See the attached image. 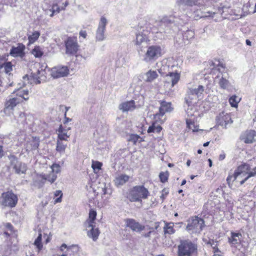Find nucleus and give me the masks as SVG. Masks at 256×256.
Wrapping results in <instances>:
<instances>
[{
  "label": "nucleus",
  "instance_id": "obj_1",
  "mask_svg": "<svg viewBox=\"0 0 256 256\" xmlns=\"http://www.w3.org/2000/svg\"><path fill=\"white\" fill-rule=\"evenodd\" d=\"M250 168V165L246 163H244L240 165L234 170L232 175H229L226 181L228 184L231 182H239L240 185L243 184L247 180L244 178L248 175V170Z\"/></svg>",
  "mask_w": 256,
  "mask_h": 256
},
{
  "label": "nucleus",
  "instance_id": "obj_2",
  "mask_svg": "<svg viewBox=\"0 0 256 256\" xmlns=\"http://www.w3.org/2000/svg\"><path fill=\"white\" fill-rule=\"evenodd\" d=\"M96 216V212L94 210H90L89 212L88 218L85 222L84 226L86 228H90L88 232V236L92 238L94 241L96 240L100 234L98 228H96L95 220Z\"/></svg>",
  "mask_w": 256,
  "mask_h": 256
},
{
  "label": "nucleus",
  "instance_id": "obj_3",
  "mask_svg": "<svg viewBox=\"0 0 256 256\" xmlns=\"http://www.w3.org/2000/svg\"><path fill=\"white\" fill-rule=\"evenodd\" d=\"M150 192L143 185L134 186L129 192L128 199L132 202H142V199H146Z\"/></svg>",
  "mask_w": 256,
  "mask_h": 256
},
{
  "label": "nucleus",
  "instance_id": "obj_4",
  "mask_svg": "<svg viewBox=\"0 0 256 256\" xmlns=\"http://www.w3.org/2000/svg\"><path fill=\"white\" fill-rule=\"evenodd\" d=\"M162 55V48L158 45H152L147 48L142 60L147 64H152Z\"/></svg>",
  "mask_w": 256,
  "mask_h": 256
},
{
  "label": "nucleus",
  "instance_id": "obj_5",
  "mask_svg": "<svg viewBox=\"0 0 256 256\" xmlns=\"http://www.w3.org/2000/svg\"><path fill=\"white\" fill-rule=\"evenodd\" d=\"M204 226V220L198 216H195L188 220L186 230L190 234H199Z\"/></svg>",
  "mask_w": 256,
  "mask_h": 256
},
{
  "label": "nucleus",
  "instance_id": "obj_6",
  "mask_svg": "<svg viewBox=\"0 0 256 256\" xmlns=\"http://www.w3.org/2000/svg\"><path fill=\"white\" fill-rule=\"evenodd\" d=\"M17 196L12 190L4 192L2 194L0 202L4 207L14 208L18 203Z\"/></svg>",
  "mask_w": 256,
  "mask_h": 256
},
{
  "label": "nucleus",
  "instance_id": "obj_7",
  "mask_svg": "<svg viewBox=\"0 0 256 256\" xmlns=\"http://www.w3.org/2000/svg\"><path fill=\"white\" fill-rule=\"evenodd\" d=\"M174 22V18L172 16H165L160 21L156 22L155 23V26H158V30H156L154 28L152 32L158 33H170V26Z\"/></svg>",
  "mask_w": 256,
  "mask_h": 256
},
{
  "label": "nucleus",
  "instance_id": "obj_8",
  "mask_svg": "<svg viewBox=\"0 0 256 256\" xmlns=\"http://www.w3.org/2000/svg\"><path fill=\"white\" fill-rule=\"evenodd\" d=\"M196 250V245L190 240L181 241L178 246V256H190Z\"/></svg>",
  "mask_w": 256,
  "mask_h": 256
},
{
  "label": "nucleus",
  "instance_id": "obj_9",
  "mask_svg": "<svg viewBox=\"0 0 256 256\" xmlns=\"http://www.w3.org/2000/svg\"><path fill=\"white\" fill-rule=\"evenodd\" d=\"M148 33V31L146 30L144 27L140 26L136 33L135 44L140 47L146 44L149 42Z\"/></svg>",
  "mask_w": 256,
  "mask_h": 256
},
{
  "label": "nucleus",
  "instance_id": "obj_10",
  "mask_svg": "<svg viewBox=\"0 0 256 256\" xmlns=\"http://www.w3.org/2000/svg\"><path fill=\"white\" fill-rule=\"evenodd\" d=\"M10 167L14 170L16 173L19 174L26 173L27 168L25 164L20 162L14 156H10Z\"/></svg>",
  "mask_w": 256,
  "mask_h": 256
},
{
  "label": "nucleus",
  "instance_id": "obj_11",
  "mask_svg": "<svg viewBox=\"0 0 256 256\" xmlns=\"http://www.w3.org/2000/svg\"><path fill=\"white\" fill-rule=\"evenodd\" d=\"M108 23L107 19L104 16H102L96 30V38L98 41H102L106 38L104 34L106 26Z\"/></svg>",
  "mask_w": 256,
  "mask_h": 256
},
{
  "label": "nucleus",
  "instance_id": "obj_12",
  "mask_svg": "<svg viewBox=\"0 0 256 256\" xmlns=\"http://www.w3.org/2000/svg\"><path fill=\"white\" fill-rule=\"evenodd\" d=\"M66 54L68 56H74L78 48L77 40L74 38L69 37L65 41Z\"/></svg>",
  "mask_w": 256,
  "mask_h": 256
},
{
  "label": "nucleus",
  "instance_id": "obj_13",
  "mask_svg": "<svg viewBox=\"0 0 256 256\" xmlns=\"http://www.w3.org/2000/svg\"><path fill=\"white\" fill-rule=\"evenodd\" d=\"M20 102H22L21 98L12 96H9L4 103V112L8 114L10 110H13L14 108Z\"/></svg>",
  "mask_w": 256,
  "mask_h": 256
},
{
  "label": "nucleus",
  "instance_id": "obj_14",
  "mask_svg": "<svg viewBox=\"0 0 256 256\" xmlns=\"http://www.w3.org/2000/svg\"><path fill=\"white\" fill-rule=\"evenodd\" d=\"M216 120L217 124L226 128L228 124L232 122L230 114L224 112L220 113L216 116Z\"/></svg>",
  "mask_w": 256,
  "mask_h": 256
},
{
  "label": "nucleus",
  "instance_id": "obj_15",
  "mask_svg": "<svg viewBox=\"0 0 256 256\" xmlns=\"http://www.w3.org/2000/svg\"><path fill=\"white\" fill-rule=\"evenodd\" d=\"M69 70L66 66H58L51 69L50 75L54 78L64 77L68 75Z\"/></svg>",
  "mask_w": 256,
  "mask_h": 256
},
{
  "label": "nucleus",
  "instance_id": "obj_16",
  "mask_svg": "<svg viewBox=\"0 0 256 256\" xmlns=\"http://www.w3.org/2000/svg\"><path fill=\"white\" fill-rule=\"evenodd\" d=\"M180 78V75L178 72H170L165 77V86L170 89L178 83Z\"/></svg>",
  "mask_w": 256,
  "mask_h": 256
},
{
  "label": "nucleus",
  "instance_id": "obj_17",
  "mask_svg": "<svg viewBox=\"0 0 256 256\" xmlns=\"http://www.w3.org/2000/svg\"><path fill=\"white\" fill-rule=\"evenodd\" d=\"M170 102L162 101L160 102V106L159 108V112L155 114L154 118L156 120L160 119V116H163L166 112H170L172 110Z\"/></svg>",
  "mask_w": 256,
  "mask_h": 256
},
{
  "label": "nucleus",
  "instance_id": "obj_18",
  "mask_svg": "<svg viewBox=\"0 0 256 256\" xmlns=\"http://www.w3.org/2000/svg\"><path fill=\"white\" fill-rule=\"evenodd\" d=\"M25 46L22 44L18 43L16 46H12L10 50V54L13 57H20L22 58L24 56Z\"/></svg>",
  "mask_w": 256,
  "mask_h": 256
},
{
  "label": "nucleus",
  "instance_id": "obj_19",
  "mask_svg": "<svg viewBox=\"0 0 256 256\" xmlns=\"http://www.w3.org/2000/svg\"><path fill=\"white\" fill-rule=\"evenodd\" d=\"M204 87L202 86H198L197 88H190L188 92V96L186 98L189 100L194 98H198L204 92Z\"/></svg>",
  "mask_w": 256,
  "mask_h": 256
},
{
  "label": "nucleus",
  "instance_id": "obj_20",
  "mask_svg": "<svg viewBox=\"0 0 256 256\" xmlns=\"http://www.w3.org/2000/svg\"><path fill=\"white\" fill-rule=\"evenodd\" d=\"M126 226L132 231L140 232L144 229V226L140 224L138 222L132 218H128L126 220Z\"/></svg>",
  "mask_w": 256,
  "mask_h": 256
},
{
  "label": "nucleus",
  "instance_id": "obj_21",
  "mask_svg": "<svg viewBox=\"0 0 256 256\" xmlns=\"http://www.w3.org/2000/svg\"><path fill=\"white\" fill-rule=\"evenodd\" d=\"M43 73V71H40V70H38L36 73L32 74V75L30 76H28V75H25L23 76V79L24 80V84H26L25 82L26 81H28V82H30L31 84L34 83L36 84H40V81L39 80L40 78V73Z\"/></svg>",
  "mask_w": 256,
  "mask_h": 256
},
{
  "label": "nucleus",
  "instance_id": "obj_22",
  "mask_svg": "<svg viewBox=\"0 0 256 256\" xmlns=\"http://www.w3.org/2000/svg\"><path fill=\"white\" fill-rule=\"evenodd\" d=\"M256 132L254 130H249L246 132L242 136V140L246 144H251L256 140Z\"/></svg>",
  "mask_w": 256,
  "mask_h": 256
},
{
  "label": "nucleus",
  "instance_id": "obj_23",
  "mask_svg": "<svg viewBox=\"0 0 256 256\" xmlns=\"http://www.w3.org/2000/svg\"><path fill=\"white\" fill-rule=\"evenodd\" d=\"M118 108L123 112L132 111L134 110L136 108L135 102L133 100L126 102L120 104L119 105Z\"/></svg>",
  "mask_w": 256,
  "mask_h": 256
},
{
  "label": "nucleus",
  "instance_id": "obj_24",
  "mask_svg": "<svg viewBox=\"0 0 256 256\" xmlns=\"http://www.w3.org/2000/svg\"><path fill=\"white\" fill-rule=\"evenodd\" d=\"M242 234L240 233L231 232V236L228 238V242L232 246L236 247V245L240 242Z\"/></svg>",
  "mask_w": 256,
  "mask_h": 256
},
{
  "label": "nucleus",
  "instance_id": "obj_25",
  "mask_svg": "<svg viewBox=\"0 0 256 256\" xmlns=\"http://www.w3.org/2000/svg\"><path fill=\"white\" fill-rule=\"evenodd\" d=\"M70 130V128L65 129L62 128V125H60L58 130V140H60L67 141L68 138L70 137V134H68V131Z\"/></svg>",
  "mask_w": 256,
  "mask_h": 256
},
{
  "label": "nucleus",
  "instance_id": "obj_26",
  "mask_svg": "<svg viewBox=\"0 0 256 256\" xmlns=\"http://www.w3.org/2000/svg\"><path fill=\"white\" fill-rule=\"evenodd\" d=\"M64 249H66V254H74L76 253L78 250V247L77 245L72 244L70 246H68L66 244H63L60 248V250L61 251L64 252Z\"/></svg>",
  "mask_w": 256,
  "mask_h": 256
},
{
  "label": "nucleus",
  "instance_id": "obj_27",
  "mask_svg": "<svg viewBox=\"0 0 256 256\" xmlns=\"http://www.w3.org/2000/svg\"><path fill=\"white\" fill-rule=\"evenodd\" d=\"M176 3L180 6H192L200 4L198 0H176Z\"/></svg>",
  "mask_w": 256,
  "mask_h": 256
},
{
  "label": "nucleus",
  "instance_id": "obj_28",
  "mask_svg": "<svg viewBox=\"0 0 256 256\" xmlns=\"http://www.w3.org/2000/svg\"><path fill=\"white\" fill-rule=\"evenodd\" d=\"M16 93V97L22 98V100H28V90L26 89L18 88L16 91L14 92L13 94Z\"/></svg>",
  "mask_w": 256,
  "mask_h": 256
},
{
  "label": "nucleus",
  "instance_id": "obj_29",
  "mask_svg": "<svg viewBox=\"0 0 256 256\" xmlns=\"http://www.w3.org/2000/svg\"><path fill=\"white\" fill-rule=\"evenodd\" d=\"M40 144V140L38 138H32L26 146V150H32L38 148Z\"/></svg>",
  "mask_w": 256,
  "mask_h": 256
},
{
  "label": "nucleus",
  "instance_id": "obj_30",
  "mask_svg": "<svg viewBox=\"0 0 256 256\" xmlns=\"http://www.w3.org/2000/svg\"><path fill=\"white\" fill-rule=\"evenodd\" d=\"M222 76L220 78L218 84L220 88L222 89H226L228 88L230 86V82L227 80V74L224 73L222 74Z\"/></svg>",
  "mask_w": 256,
  "mask_h": 256
},
{
  "label": "nucleus",
  "instance_id": "obj_31",
  "mask_svg": "<svg viewBox=\"0 0 256 256\" xmlns=\"http://www.w3.org/2000/svg\"><path fill=\"white\" fill-rule=\"evenodd\" d=\"M146 82H152L158 77V74L155 70H150L145 74Z\"/></svg>",
  "mask_w": 256,
  "mask_h": 256
},
{
  "label": "nucleus",
  "instance_id": "obj_32",
  "mask_svg": "<svg viewBox=\"0 0 256 256\" xmlns=\"http://www.w3.org/2000/svg\"><path fill=\"white\" fill-rule=\"evenodd\" d=\"M129 176L126 174H122L116 178L114 182L116 186H122L128 181Z\"/></svg>",
  "mask_w": 256,
  "mask_h": 256
},
{
  "label": "nucleus",
  "instance_id": "obj_33",
  "mask_svg": "<svg viewBox=\"0 0 256 256\" xmlns=\"http://www.w3.org/2000/svg\"><path fill=\"white\" fill-rule=\"evenodd\" d=\"M12 64L10 62H6L0 66V70L4 72L6 74H8L12 70Z\"/></svg>",
  "mask_w": 256,
  "mask_h": 256
},
{
  "label": "nucleus",
  "instance_id": "obj_34",
  "mask_svg": "<svg viewBox=\"0 0 256 256\" xmlns=\"http://www.w3.org/2000/svg\"><path fill=\"white\" fill-rule=\"evenodd\" d=\"M66 144H64L62 140H58L56 142V150L60 154H64L66 148Z\"/></svg>",
  "mask_w": 256,
  "mask_h": 256
},
{
  "label": "nucleus",
  "instance_id": "obj_35",
  "mask_svg": "<svg viewBox=\"0 0 256 256\" xmlns=\"http://www.w3.org/2000/svg\"><path fill=\"white\" fill-rule=\"evenodd\" d=\"M186 102L188 104V108L186 110V113L188 116H194V113L196 112L195 108H194L192 104V102L189 100L188 99H186Z\"/></svg>",
  "mask_w": 256,
  "mask_h": 256
},
{
  "label": "nucleus",
  "instance_id": "obj_36",
  "mask_svg": "<svg viewBox=\"0 0 256 256\" xmlns=\"http://www.w3.org/2000/svg\"><path fill=\"white\" fill-rule=\"evenodd\" d=\"M164 234H172L174 233L175 230L174 228L173 223L166 224L164 228Z\"/></svg>",
  "mask_w": 256,
  "mask_h": 256
},
{
  "label": "nucleus",
  "instance_id": "obj_37",
  "mask_svg": "<svg viewBox=\"0 0 256 256\" xmlns=\"http://www.w3.org/2000/svg\"><path fill=\"white\" fill-rule=\"evenodd\" d=\"M40 32L38 31L34 32L32 34L28 36V40L30 44L34 43L40 37Z\"/></svg>",
  "mask_w": 256,
  "mask_h": 256
},
{
  "label": "nucleus",
  "instance_id": "obj_38",
  "mask_svg": "<svg viewBox=\"0 0 256 256\" xmlns=\"http://www.w3.org/2000/svg\"><path fill=\"white\" fill-rule=\"evenodd\" d=\"M186 123L187 127L190 129L192 130L193 132H197L198 129L197 126L194 124V123L190 119L186 118Z\"/></svg>",
  "mask_w": 256,
  "mask_h": 256
},
{
  "label": "nucleus",
  "instance_id": "obj_39",
  "mask_svg": "<svg viewBox=\"0 0 256 256\" xmlns=\"http://www.w3.org/2000/svg\"><path fill=\"white\" fill-rule=\"evenodd\" d=\"M57 178V176L56 174L54 173H51L48 175H44L42 176V178L44 180H47L51 183L54 182Z\"/></svg>",
  "mask_w": 256,
  "mask_h": 256
},
{
  "label": "nucleus",
  "instance_id": "obj_40",
  "mask_svg": "<svg viewBox=\"0 0 256 256\" xmlns=\"http://www.w3.org/2000/svg\"><path fill=\"white\" fill-rule=\"evenodd\" d=\"M128 140L129 142H133L134 144H136L138 141H139L140 142H141L142 138L138 134H132L130 135Z\"/></svg>",
  "mask_w": 256,
  "mask_h": 256
},
{
  "label": "nucleus",
  "instance_id": "obj_41",
  "mask_svg": "<svg viewBox=\"0 0 256 256\" xmlns=\"http://www.w3.org/2000/svg\"><path fill=\"white\" fill-rule=\"evenodd\" d=\"M32 54L36 58H40L43 54V52L42 50V48L38 46H35L34 48L32 50Z\"/></svg>",
  "mask_w": 256,
  "mask_h": 256
},
{
  "label": "nucleus",
  "instance_id": "obj_42",
  "mask_svg": "<svg viewBox=\"0 0 256 256\" xmlns=\"http://www.w3.org/2000/svg\"><path fill=\"white\" fill-rule=\"evenodd\" d=\"M42 234L41 233H39L38 236L34 242V244L36 246L38 250L42 249Z\"/></svg>",
  "mask_w": 256,
  "mask_h": 256
},
{
  "label": "nucleus",
  "instance_id": "obj_43",
  "mask_svg": "<svg viewBox=\"0 0 256 256\" xmlns=\"http://www.w3.org/2000/svg\"><path fill=\"white\" fill-rule=\"evenodd\" d=\"M60 11V8L58 6L57 4H54L52 6L51 10H48L46 11V14H48L50 12V16L52 17L54 15V13H58Z\"/></svg>",
  "mask_w": 256,
  "mask_h": 256
},
{
  "label": "nucleus",
  "instance_id": "obj_44",
  "mask_svg": "<svg viewBox=\"0 0 256 256\" xmlns=\"http://www.w3.org/2000/svg\"><path fill=\"white\" fill-rule=\"evenodd\" d=\"M162 130V128L160 126H156L154 124H152V126H150L148 128V133L155 132L158 133L161 131Z\"/></svg>",
  "mask_w": 256,
  "mask_h": 256
},
{
  "label": "nucleus",
  "instance_id": "obj_45",
  "mask_svg": "<svg viewBox=\"0 0 256 256\" xmlns=\"http://www.w3.org/2000/svg\"><path fill=\"white\" fill-rule=\"evenodd\" d=\"M194 36V32L192 30H186L184 34V38H186L187 40H190L192 39Z\"/></svg>",
  "mask_w": 256,
  "mask_h": 256
},
{
  "label": "nucleus",
  "instance_id": "obj_46",
  "mask_svg": "<svg viewBox=\"0 0 256 256\" xmlns=\"http://www.w3.org/2000/svg\"><path fill=\"white\" fill-rule=\"evenodd\" d=\"M248 175L244 178L245 180H248L250 178L256 176V166L251 169L250 166V168L248 170Z\"/></svg>",
  "mask_w": 256,
  "mask_h": 256
},
{
  "label": "nucleus",
  "instance_id": "obj_47",
  "mask_svg": "<svg viewBox=\"0 0 256 256\" xmlns=\"http://www.w3.org/2000/svg\"><path fill=\"white\" fill-rule=\"evenodd\" d=\"M54 195L56 197L58 196V198L54 200V204L60 202H62V192L60 190H57L54 192Z\"/></svg>",
  "mask_w": 256,
  "mask_h": 256
},
{
  "label": "nucleus",
  "instance_id": "obj_48",
  "mask_svg": "<svg viewBox=\"0 0 256 256\" xmlns=\"http://www.w3.org/2000/svg\"><path fill=\"white\" fill-rule=\"evenodd\" d=\"M168 172H161L159 175L160 180L163 183L166 182L168 180Z\"/></svg>",
  "mask_w": 256,
  "mask_h": 256
},
{
  "label": "nucleus",
  "instance_id": "obj_49",
  "mask_svg": "<svg viewBox=\"0 0 256 256\" xmlns=\"http://www.w3.org/2000/svg\"><path fill=\"white\" fill-rule=\"evenodd\" d=\"M238 97L236 96H233L229 99L230 104L232 107H236L238 106V102L237 100Z\"/></svg>",
  "mask_w": 256,
  "mask_h": 256
},
{
  "label": "nucleus",
  "instance_id": "obj_50",
  "mask_svg": "<svg viewBox=\"0 0 256 256\" xmlns=\"http://www.w3.org/2000/svg\"><path fill=\"white\" fill-rule=\"evenodd\" d=\"M51 169H52V173H54V174L55 173V174H57L60 172V166L57 164H54L51 166Z\"/></svg>",
  "mask_w": 256,
  "mask_h": 256
},
{
  "label": "nucleus",
  "instance_id": "obj_51",
  "mask_svg": "<svg viewBox=\"0 0 256 256\" xmlns=\"http://www.w3.org/2000/svg\"><path fill=\"white\" fill-rule=\"evenodd\" d=\"M102 166V164L99 162H94L92 164V168L95 171L96 170H99L101 169V167Z\"/></svg>",
  "mask_w": 256,
  "mask_h": 256
},
{
  "label": "nucleus",
  "instance_id": "obj_52",
  "mask_svg": "<svg viewBox=\"0 0 256 256\" xmlns=\"http://www.w3.org/2000/svg\"><path fill=\"white\" fill-rule=\"evenodd\" d=\"M18 120L20 121L22 124L26 123V114L23 112H20L19 114Z\"/></svg>",
  "mask_w": 256,
  "mask_h": 256
},
{
  "label": "nucleus",
  "instance_id": "obj_53",
  "mask_svg": "<svg viewBox=\"0 0 256 256\" xmlns=\"http://www.w3.org/2000/svg\"><path fill=\"white\" fill-rule=\"evenodd\" d=\"M208 244L210 245L213 249L218 246V242L214 241V240H210L208 242Z\"/></svg>",
  "mask_w": 256,
  "mask_h": 256
},
{
  "label": "nucleus",
  "instance_id": "obj_54",
  "mask_svg": "<svg viewBox=\"0 0 256 256\" xmlns=\"http://www.w3.org/2000/svg\"><path fill=\"white\" fill-rule=\"evenodd\" d=\"M168 194V190L167 189H164L162 191V195L160 196V198L163 200L167 194Z\"/></svg>",
  "mask_w": 256,
  "mask_h": 256
},
{
  "label": "nucleus",
  "instance_id": "obj_55",
  "mask_svg": "<svg viewBox=\"0 0 256 256\" xmlns=\"http://www.w3.org/2000/svg\"><path fill=\"white\" fill-rule=\"evenodd\" d=\"M216 14L215 12H205V14L203 16L204 17H214V16Z\"/></svg>",
  "mask_w": 256,
  "mask_h": 256
},
{
  "label": "nucleus",
  "instance_id": "obj_56",
  "mask_svg": "<svg viewBox=\"0 0 256 256\" xmlns=\"http://www.w3.org/2000/svg\"><path fill=\"white\" fill-rule=\"evenodd\" d=\"M212 250L214 254V256H220L221 252L218 248V246L216 248H213Z\"/></svg>",
  "mask_w": 256,
  "mask_h": 256
},
{
  "label": "nucleus",
  "instance_id": "obj_57",
  "mask_svg": "<svg viewBox=\"0 0 256 256\" xmlns=\"http://www.w3.org/2000/svg\"><path fill=\"white\" fill-rule=\"evenodd\" d=\"M212 250L214 254V256H220L221 252L218 248V246L216 248H213Z\"/></svg>",
  "mask_w": 256,
  "mask_h": 256
},
{
  "label": "nucleus",
  "instance_id": "obj_58",
  "mask_svg": "<svg viewBox=\"0 0 256 256\" xmlns=\"http://www.w3.org/2000/svg\"><path fill=\"white\" fill-rule=\"evenodd\" d=\"M80 35L83 38H85L86 37L87 33L86 30H80Z\"/></svg>",
  "mask_w": 256,
  "mask_h": 256
},
{
  "label": "nucleus",
  "instance_id": "obj_59",
  "mask_svg": "<svg viewBox=\"0 0 256 256\" xmlns=\"http://www.w3.org/2000/svg\"><path fill=\"white\" fill-rule=\"evenodd\" d=\"M62 6L61 7L62 10H64L65 8L68 5V2L66 0H64V2H62Z\"/></svg>",
  "mask_w": 256,
  "mask_h": 256
},
{
  "label": "nucleus",
  "instance_id": "obj_60",
  "mask_svg": "<svg viewBox=\"0 0 256 256\" xmlns=\"http://www.w3.org/2000/svg\"><path fill=\"white\" fill-rule=\"evenodd\" d=\"M226 158V155L224 154H220L219 156V160H224Z\"/></svg>",
  "mask_w": 256,
  "mask_h": 256
},
{
  "label": "nucleus",
  "instance_id": "obj_61",
  "mask_svg": "<svg viewBox=\"0 0 256 256\" xmlns=\"http://www.w3.org/2000/svg\"><path fill=\"white\" fill-rule=\"evenodd\" d=\"M6 227L8 228L10 230H12V226L10 224V223L6 224Z\"/></svg>",
  "mask_w": 256,
  "mask_h": 256
},
{
  "label": "nucleus",
  "instance_id": "obj_62",
  "mask_svg": "<svg viewBox=\"0 0 256 256\" xmlns=\"http://www.w3.org/2000/svg\"><path fill=\"white\" fill-rule=\"evenodd\" d=\"M151 233H152V231H150V232H148V233L145 234L144 235V236L145 238H149V237L150 236Z\"/></svg>",
  "mask_w": 256,
  "mask_h": 256
},
{
  "label": "nucleus",
  "instance_id": "obj_63",
  "mask_svg": "<svg viewBox=\"0 0 256 256\" xmlns=\"http://www.w3.org/2000/svg\"><path fill=\"white\" fill-rule=\"evenodd\" d=\"M3 156V150L2 146H0V158Z\"/></svg>",
  "mask_w": 256,
  "mask_h": 256
},
{
  "label": "nucleus",
  "instance_id": "obj_64",
  "mask_svg": "<svg viewBox=\"0 0 256 256\" xmlns=\"http://www.w3.org/2000/svg\"><path fill=\"white\" fill-rule=\"evenodd\" d=\"M220 68H224V66L223 64H218V70L220 72H221V71H220Z\"/></svg>",
  "mask_w": 256,
  "mask_h": 256
}]
</instances>
